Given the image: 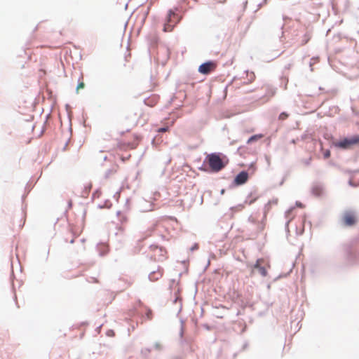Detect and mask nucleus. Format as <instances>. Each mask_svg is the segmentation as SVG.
Wrapping results in <instances>:
<instances>
[{"instance_id": "1", "label": "nucleus", "mask_w": 359, "mask_h": 359, "mask_svg": "<svg viewBox=\"0 0 359 359\" xmlns=\"http://www.w3.org/2000/svg\"><path fill=\"white\" fill-rule=\"evenodd\" d=\"M205 161L208 162L209 166L214 171H219L224 165L220 157L216 154H211L206 157Z\"/></svg>"}, {"instance_id": "2", "label": "nucleus", "mask_w": 359, "mask_h": 359, "mask_svg": "<svg viewBox=\"0 0 359 359\" xmlns=\"http://www.w3.org/2000/svg\"><path fill=\"white\" fill-rule=\"evenodd\" d=\"M180 20V18H179L172 10H170L167 16L166 22L164 24L163 31L171 32Z\"/></svg>"}, {"instance_id": "3", "label": "nucleus", "mask_w": 359, "mask_h": 359, "mask_svg": "<svg viewBox=\"0 0 359 359\" xmlns=\"http://www.w3.org/2000/svg\"><path fill=\"white\" fill-rule=\"evenodd\" d=\"M359 142V137L354 136L350 138H344L339 141H334L333 145L336 147L346 149Z\"/></svg>"}, {"instance_id": "4", "label": "nucleus", "mask_w": 359, "mask_h": 359, "mask_svg": "<svg viewBox=\"0 0 359 359\" xmlns=\"http://www.w3.org/2000/svg\"><path fill=\"white\" fill-rule=\"evenodd\" d=\"M343 220L346 225L352 226L355 222V214L353 211H346L343 216Z\"/></svg>"}, {"instance_id": "5", "label": "nucleus", "mask_w": 359, "mask_h": 359, "mask_svg": "<svg viewBox=\"0 0 359 359\" xmlns=\"http://www.w3.org/2000/svg\"><path fill=\"white\" fill-rule=\"evenodd\" d=\"M264 259H258L256 261V263L253 264L251 267L252 269V272L254 270L257 269L258 270L259 273L261 274L262 276L265 277L267 276V271L266 269L262 266V264H264Z\"/></svg>"}, {"instance_id": "6", "label": "nucleus", "mask_w": 359, "mask_h": 359, "mask_svg": "<svg viewBox=\"0 0 359 359\" xmlns=\"http://www.w3.org/2000/svg\"><path fill=\"white\" fill-rule=\"evenodd\" d=\"M248 179V173L246 171L239 172L234 179V183L237 185L245 184Z\"/></svg>"}, {"instance_id": "7", "label": "nucleus", "mask_w": 359, "mask_h": 359, "mask_svg": "<svg viewBox=\"0 0 359 359\" xmlns=\"http://www.w3.org/2000/svg\"><path fill=\"white\" fill-rule=\"evenodd\" d=\"M214 63L212 62H205L199 66L198 71L201 74H207L214 68Z\"/></svg>"}, {"instance_id": "8", "label": "nucleus", "mask_w": 359, "mask_h": 359, "mask_svg": "<svg viewBox=\"0 0 359 359\" xmlns=\"http://www.w3.org/2000/svg\"><path fill=\"white\" fill-rule=\"evenodd\" d=\"M312 194L316 196H320L323 194V188L320 185H315L312 188Z\"/></svg>"}, {"instance_id": "9", "label": "nucleus", "mask_w": 359, "mask_h": 359, "mask_svg": "<svg viewBox=\"0 0 359 359\" xmlns=\"http://www.w3.org/2000/svg\"><path fill=\"white\" fill-rule=\"evenodd\" d=\"M162 276V273L158 271H153L149 275V278L151 281L157 280Z\"/></svg>"}, {"instance_id": "10", "label": "nucleus", "mask_w": 359, "mask_h": 359, "mask_svg": "<svg viewBox=\"0 0 359 359\" xmlns=\"http://www.w3.org/2000/svg\"><path fill=\"white\" fill-rule=\"evenodd\" d=\"M97 250L99 251L100 255H104L108 251V247L105 243H100L97 245Z\"/></svg>"}, {"instance_id": "11", "label": "nucleus", "mask_w": 359, "mask_h": 359, "mask_svg": "<svg viewBox=\"0 0 359 359\" xmlns=\"http://www.w3.org/2000/svg\"><path fill=\"white\" fill-rule=\"evenodd\" d=\"M262 137V135H255L251 136L247 141L248 144H251L252 142L258 140L259 139Z\"/></svg>"}, {"instance_id": "12", "label": "nucleus", "mask_w": 359, "mask_h": 359, "mask_svg": "<svg viewBox=\"0 0 359 359\" xmlns=\"http://www.w3.org/2000/svg\"><path fill=\"white\" fill-rule=\"evenodd\" d=\"M277 202H278L277 199H276V200H273V201H269V202H268V203H267V204H266V205H265V207H264V213L266 214V212L267 211H269V210L270 205H271V203H275V204H276V203H277Z\"/></svg>"}, {"instance_id": "13", "label": "nucleus", "mask_w": 359, "mask_h": 359, "mask_svg": "<svg viewBox=\"0 0 359 359\" xmlns=\"http://www.w3.org/2000/svg\"><path fill=\"white\" fill-rule=\"evenodd\" d=\"M246 73H247L248 83H250L252 81H254V79L255 78V75L254 72L249 73L248 72H247Z\"/></svg>"}, {"instance_id": "14", "label": "nucleus", "mask_w": 359, "mask_h": 359, "mask_svg": "<svg viewBox=\"0 0 359 359\" xmlns=\"http://www.w3.org/2000/svg\"><path fill=\"white\" fill-rule=\"evenodd\" d=\"M154 347L155 350L158 351H161L163 350V345L158 341H156L154 343Z\"/></svg>"}, {"instance_id": "15", "label": "nucleus", "mask_w": 359, "mask_h": 359, "mask_svg": "<svg viewBox=\"0 0 359 359\" xmlns=\"http://www.w3.org/2000/svg\"><path fill=\"white\" fill-rule=\"evenodd\" d=\"M151 352V349L149 348H142L141 350V354L144 356V357H147L149 353Z\"/></svg>"}, {"instance_id": "16", "label": "nucleus", "mask_w": 359, "mask_h": 359, "mask_svg": "<svg viewBox=\"0 0 359 359\" xmlns=\"http://www.w3.org/2000/svg\"><path fill=\"white\" fill-rule=\"evenodd\" d=\"M288 117V114L286 113V112H282L280 115H279V119L280 120H285V118H287Z\"/></svg>"}, {"instance_id": "17", "label": "nucleus", "mask_w": 359, "mask_h": 359, "mask_svg": "<svg viewBox=\"0 0 359 359\" xmlns=\"http://www.w3.org/2000/svg\"><path fill=\"white\" fill-rule=\"evenodd\" d=\"M110 206H111V203H109V202H105L104 205H99L98 208H102L104 207H106L107 208H109Z\"/></svg>"}, {"instance_id": "18", "label": "nucleus", "mask_w": 359, "mask_h": 359, "mask_svg": "<svg viewBox=\"0 0 359 359\" xmlns=\"http://www.w3.org/2000/svg\"><path fill=\"white\" fill-rule=\"evenodd\" d=\"M324 158H327L330 156V151L329 150H326L325 152H324Z\"/></svg>"}, {"instance_id": "19", "label": "nucleus", "mask_w": 359, "mask_h": 359, "mask_svg": "<svg viewBox=\"0 0 359 359\" xmlns=\"http://www.w3.org/2000/svg\"><path fill=\"white\" fill-rule=\"evenodd\" d=\"M248 220H249L250 222H251L252 224H255L256 223L255 218L253 216H252V215L249 217Z\"/></svg>"}, {"instance_id": "20", "label": "nucleus", "mask_w": 359, "mask_h": 359, "mask_svg": "<svg viewBox=\"0 0 359 359\" xmlns=\"http://www.w3.org/2000/svg\"><path fill=\"white\" fill-rule=\"evenodd\" d=\"M146 316H147L148 319H151V310L148 309V311H147V312L146 313Z\"/></svg>"}, {"instance_id": "21", "label": "nucleus", "mask_w": 359, "mask_h": 359, "mask_svg": "<svg viewBox=\"0 0 359 359\" xmlns=\"http://www.w3.org/2000/svg\"><path fill=\"white\" fill-rule=\"evenodd\" d=\"M294 208H290L288 210L286 211L285 212V217H288L290 214L292 212V211L293 210Z\"/></svg>"}, {"instance_id": "22", "label": "nucleus", "mask_w": 359, "mask_h": 359, "mask_svg": "<svg viewBox=\"0 0 359 359\" xmlns=\"http://www.w3.org/2000/svg\"><path fill=\"white\" fill-rule=\"evenodd\" d=\"M168 130V127L160 128L158 131L159 133H164Z\"/></svg>"}, {"instance_id": "23", "label": "nucleus", "mask_w": 359, "mask_h": 359, "mask_svg": "<svg viewBox=\"0 0 359 359\" xmlns=\"http://www.w3.org/2000/svg\"><path fill=\"white\" fill-rule=\"evenodd\" d=\"M265 160H266V163H267V165L269 166V165H270V163H271L269 156H268L267 155H266V156H265Z\"/></svg>"}, {"instance_id": "24", "label": "nucleus", "mask_w": 359, "mask_h": 359, "mask_svg": "<svg viewBox=\"0 0 359 359\" xmlns=\"http://www.w3.org/2000/svg\"><path fill=\"white\" fill-rule=\"evenodd\" d=\"M198 248V245L197 243H195L193 247L191 248V250L194 251L195 250H197Z\"/></svg>"}, {"instance_id": "25", "label": "nucleus", "mask_w": 359, "mask_h": 359, "mask_svg": "<svg viewBox=\"0 0 359 359\" xmlns=\"http://www.w3.org/2000/svg\"><path fill=\"white\" fill-rule=\"evenodd\" d=\"M99 196V191H96L93 193V197H98Z\"/></svg>"}, {"instance_id": "26", "label": "nucleus", "mask_w": 359, "mask_h": 359, "mask_svg": "<svg viewBox=\"0 0 359 359\" xmlns=\"http://www.w3.org/2000/svg\"><path fill=\"white\" fill-rule=\"evenodd\" d=\"M264 228V225L262 224H259L258 225V229L259 230H262Z\"/></svg>"}, {"instance_id": "27", "label": "nucleus", "mask_w": 359, "mask_h": 359, "mask_svg": "<svg viewBox=\"0 0 359 359\" xmlns=\"http://www.w3.org/2000/svg\"><path fill=\"white\" fill-rule=\"evenodd\" d=\"M113 333H114V332H113L112 330H109V331L107 332V335H108V336H111V335H112V334H113Z\"/></svg>"}, {"instance_id": "28", "label": "nucleus", "mask_w": 359, "mask_h": 359, "mask_svg": "<svg viewBox=\"0 0 359 359\" xmlns=\"http://www.w3.org/2000/svg\"><path fill=\"white\" fill-rule=\"evenodd\" d=\"M296 205H297L298 207H300V208H302V204L300 202H297V203H296Z\"/></svg>"}, {"instance_id": "29", "label": "nucleus", "mask_w": 359, "mask_h": 359, "mask_svg": "<svg viewBox=\"0 0 359 359\" xmlns=\"http://www.w3.org/2000/svg\"><path fill=\"white\" fill-rule=\"evenodd\" d=\"M250 169L252 168V169L255 170V165H254V163H253L250 164Z\"/></svg>"}, {"instance_id": "30", "label": "nucleus", "mask_w": 359, "mask_h": 359, "mask_svg": "<svg viewBox=\"0 0 359 359\" xmlns=\"http://www.w3.org/2000/svg\"><path fill=\"white\" fill-rule=\"evenodd\" d=\"M255 200L256 198L250 201L249 204H252Z\"/></svg>"}, {"instance_id": "31", "label": "nucleus", "mask_w": 359, "mask_h": 359, "mask_svg": "<svg viewBox=\"0 0 359 359\" xmlns=\"http://www.w3.org/2000/svg\"><path fill=\"white\" fill-rule=\"evenodd\" d=\"M183 334V330H182V327L181 328V332H180V335L182 336Z\"/></svg>"}, {"instance_id": "32", "label": "nucleus", "mask_w": 359, "mask_h": 359, "mask_svg": "<svg viewBox=\"0 0 359 359\" xmlns=\"http://www.w3.org/2000/svg\"><path fill=\"white\" fill-rule=\"evenodd\" d=\"M304 232V229H302V231H300L299 234L302 235Z\"/></svg>"}, {"instance_id": "33", "label": "nucleus", "mask_w": 359, "mask_h": 359, "mask_svg": "<svg viewBox=\"0 0 359 359\" xmlns=\"http://www.w3.org/2000/svg\"><path fill=\"white\" fill-rule=\"evenodd\" d=\"M290 220H288L286 223V225L287 226Z\"/></svg>"}, {"instance_id": "34", "label": "nucleus", "mask_w": 359, "mask_h": 359, "mask_svg": "<svg viewBox=\"0 0 359 359\" xmlns=\"http://www.w3.org/2000/svg\"><path fill=\"white\" fill-rule=\"evenodd\" d=\"M221 192H222V194H223L224 192V190L222 189Z\"/></svg>"}, {"instance_id": "35", "label": "nucleus", "mask_w": 359, "mask_h": 359, "mask_svg": "<svg viewBox=\"0 0 359 359\" xmlns=\"http://www.w3.org/2000/svg\"><path fill=\"white\" fill-rule=\"evenodd\" d=\"M358 17L359 18V8H358Z\"/></svg>"}]
</instances>
